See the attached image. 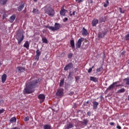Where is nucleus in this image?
<instances>
[{"label": "nucleus", "instance_id": "nucleus-1", "mask_svg": "<svg viewBox=\"0 0 129 129\" xmlns=\"http://www.w3.org/2000/svg\"><path fill=\"white\" fill-rule=\"evenodd\" d=\"M29 80V85H26L25 88L23 90L24 94H31V93H33L35 91L34 88H36L37 85L41 82V79H36L34 78H31Z\"/></svg>", "mask_w": 129, "mask_h": 129}, {"label": "nucleus", "instance_id": "nucleus-2", "mask_svg": "<svg viewBox=\"0 0 129 129\" xmlns=\"http://www.w3.org/2000/svg\"><path fill=\"white\" fill-rule=\"evenodd\" d=\"M44 11L49 17H54L55 16V10L52 8L49 7L48 8V5L45 6Z\"/></svg>", "mask_w": 129, "mask_h": 129}, {"label": "nucleus", "instance_id": "nucleus-3", "mask_svg": "<svg viewBox=\"0 0 129 129\" xmlns=\"http://www.w3.org/2000/svg\"><path fill=\"white\" fill-rule=\"evenodd\" d=\"M60 27H61V25L59 23H55L54 26H45V28H47L50 31H58L59 29H60Z\"/></svg>", "mask_w": 129, "mask_h": 129}, {"label": "nucleus", "instance_id": "nucleus-4", "mask_svg": "<svg viewBox=\"0 0 129 129\" xmlns=\"http://www.w3.org/2000/svg\"><path fill=\"white\" fill-rule=\"evenodd\" d=\"M108 32V30L107 29H104L101 32H99L98 34V38H99L100 39H102V38H104V36L107 34Z\"/></svg>", "mask_w": 129, "mask_h": 129}, {"label": "nucleus", "instance_id": "nucleus-5", "mask_svg": "<svg viewBox=\"0 0 129 129\" xmlns=\"http://www.w3.org/2000/svg\"><path fill=\"white\" fill-rule=\"evenodd\" d=\"M84 38L81 37L78 39L77 42L76 43V49H79L81 47V44H82V42L84 41Z\"/></svg>", "mask_w": 129, "mask_h": 129}, {"label": "nucleus", "instance_id": "nucleus-6", "mask_svg": "<svg viewBox=\"0 0 129 129\" xmlns=\"http://www.w3.org/2000/svg\"><path fill=\"white\" fill-rule=\"evenodd\" d=\"M16 39L18 41V44L20 45V44H21V43H22V41H23L24 40V34H17Z\"/></svg>", "mask_w": 129, "mask_h": 129}, {"label": "nucleus", "instance_id": "nucleus-7", "mask_svg": "<svg viewBox=\"0 0 129 129\" xmlns=\"http://www.w3.org/2000/svg\"><path fill=\"white\" fill-rule=\"evenodd\" d=\"M72 68H73V63L72 62H70L65 66L64 70V71H68V70L72 69Z\"/></svg>", "mask_w": 129, "mask_h": 129}, {"label": "nucleus", "instance_id": "nucleus-8", "mask_svg": "<svg viewBox=\"0 0 129 129\" xmlns=\"http://www.w3.org/2000/svg\"><path fill=\"white\" fill-rule=\"evenodd\" d=\"M45 95L43 94H40L38 95V98L39 99L40 103H42L45 101Z\"/></svg>", "mask_w": 129, "mask_h": 129}, {"label": "nucleus", "instance_id": "nucleus-9", "mask_svg": "<svg viewBox=\"0 0 129 129\" xmlns=\"http://www.w3.org/2000/svg\"><path fill=\"white\" fill-rule=\"evenodd\" d=\"M24 8H25V3L24 2H22L17 8V10L18 12H22L24 9Z\"/></svg>", "mask_w": 129, "mask_h": 129}, {"label": "nucleus", "instance_id": "nucleus-10", "mask_svg": "<svg viewBox=\"0 0 129 129\" xmlns=\"http://www.w3.org/2000/svg\"><path fill=\"white\" fill-rule=\"evenodd\" d=\"M63 93V90L62 89H59L57 90L56 95V96H62Z\"/></svg>", "mask_w": 129, "mask_h": 129}, {"label": "nucleus", "instance_id": "nucleus-11", "mask_svg": "<svg viewBox=\"0 0 129 129\" xmlns=\"http://www.w3.org/2000/svg\"><path fill=\"white\" fill-rule=\"evenodd\" d=\"M118 83V82H115L113 83L111 85H110V86H109L108 88H107V90H111L113 89L115 86L116 84H117Z\"/></svg>", "mask_w": 129, "mask_h": 129}, {"label": "nucleus", "instance_id": "nucleus-12", "mask_svg": "<svg viewBox=\"0 0 129 129\" xmlns=\"http://www.w3.org/2000/svg\"><path fill=\"white\" fill-rule=\"evenodd\" d=\"M17 70H18L19 73H23L25 72V69L23 67H17Z\"/></svg>", "mask_w": 129, "mask_h": 129}, {"label": "nucleus", "instance_id": "nucleus-13", "mask_svg": "<svg viewBox=\"0 0 129 129\" xmlns=\"http://www.w3.org/2000/svg\"><path fill=\"white\" fill-rule=\"evenodd\" d=\"M97 24H98V19L94 18L92 21V27H96Z\"/></svg>", "mask_w": 129, "mask_h": 129}, {"label": "nucleus", "instance_id": "nucleus-14", "mask_svg": "<svg viewBox=\"0 0 129 129\" xmlns=\"http://www.w3.org/2000/svg\"><path fill=\"white\" fill-rule=\"evenodd\" d=\"M66 12H67V10L64 9V8H61V9L60 11V16H62L63 17H65V15H66Z\"/></svg>", "mask_w": 129, "mask_h": 129}, {"label": "nucleus", "instance_id": "nucleus-15", "mask_svg": "<svg viewBox=\"0 0 129 129\" xmlns=\"http://www.w3.org/2000/svg\"><path fill=\"white\" fill-rule=\"evenodd\" d=\"M82 34L83 36H87L88 35V32L87 31V30L85 29V28L83 27L82 30Z\"/></svg>", "mask_w": 129, "mask_h": 129}, {"label": "nucleus", "instance_id": "nucleus-16", "mask_svg": "<svg viewBox=\"0 0 129 129\" xmlns=\"http://www.w3.org/2000/svg\"><path fill=\"white\" fill-rule=\"evenodd\" d=\"M99 105V103L96 101H93V109H96L97 108V106Z\"/></svg>", "mask_w": 129, "mask_h": 129}, {"label": "nucleus", "instance_id": "nucleus-17", "mask_svg": "<svg viewBox=\"0 0 129 129\" xmlns=\"http://www.w3.org/2000/svg\"><path fill=\"white\" fill-rule=\"evenodd\" d=\"M15 20H16V15H13L10 17L9 22L10 23H14V21H15Z\"/></svg>", "mask_w": 129, "mask_h": 129}, {"label": "nucleus", "instance_id": "nucleus-18", "mask_svg": "<svg viewBox=\"0 0 129 129\" xmlns=\"http://www.w3.org/2000/svg\"><path fill=\"white\" fill-rule=\"evenodd\" d=\"M7 74H4L2 76V83H5L6 82V80H7Z\"/></svg>", "mask_w": 129, "mask_h": 129}, {"label": "nucleus", "instance_id": "nucleus-19", "mask_svg": "<svg viewBox=\"0 0 129 129\" xmlns=\"http://www.w3.org/2000/svg\"><path fill=\"white\" fill-rule=\"evenodd\" d=\"M70 45L72 49H74V48H75V43L74 42V39H72L70 41Z\"/></svg>", "mask_w": 129, "mask_h": 129}, {"label": "nucleus", "instance_id": "nucleus-20", "mask_svg": "<svg viewBox=\"0 0 129 129\" xmlns=\"http://www.w3.org/2000/svg\"><path fill=\"white\" fill-rule=\"evenodd\" d=\"M24 48H26V49H29V47H30V43H29L28 41H26L24 44Z\"/></svg>", "mask_w": 129, "mask_h": 129}, {"label": "nucleus", "instance_id": "nucleus-21", "mask_svg": "<svg viewBox=\"0 0 129 129\" xmlns=\"http://www.w3.org/2000/svg\"><path fill=\"white\" fill-rule=\"evenodd\" d=\"M43 129H52L51 125L49 124H46L43 125Z\"/></svg>", "mask_w": 129, "mask_h": 129}, {"label": "nucleus", "instance_id": "nucleus-22", "mask_svg": "<svg viewBox=\"0 0 129 129\" xmlns=\"http://www.w3.org/2000/svg\"><path fill=\"white\" fill-rule=\"evenodd\" d=\"M8 1L9 0H0V5H1V6H5V5H7Z\"/></svg>", "mask_w": 129, "mask_h": 129}, {"label": "nucleus", "instance_id": "nucleus-23", "mask_svg": "<svg viewBox=\"0 0 129 129\" xmlns=\"http://www.w3.org/2000/svg\"><path fill=\"white\" fill-rule=\"evenodd\" d=\"M32 13L33 14H36V15H39V14H40V11L37 9L33 8Z\"/></svg>", "mask_w": 129, "mask_h": 129}, {"label": "nucleus", "instance_id": "nucleus-24", "mask_svg": "<svg viewBox=\"0 0 129 129\" xmlns=\"http://www.w3.org/2000/svg\"><path fill=\"white\" fill-rule=\"evenodd\" d=\"M91 81H93L94 82H97L98 81V79L94 77H90Z\"/></svg>", "mask_w": 129, "mask_h": 129}, {"label": "nucleus", "instance_id": "nucleus-25", "mask_svg": "<svg viewBox=\"0 0 129 129\" xmlns=\"http://www.w3.org/2000/svg\"><path fill=\"white\" fill-rule=\"evenodd\" d=\"M74 127V125L72 123H68L66 126V128L70 129V128H72V127Z\"/></svg>", "mask_w": 129, "mask_h": 129}, {"label": "nucleus", "instance_id": "nucleus-26", "mask_svg": "<svg viewBox=\"0 0 129 129\" xmlns=\"http://www.w3.org/2000/svg\"><path fill=\"white\" fill-rule=\"evenodd\" d=\"M83 122H82V123H83L84 124V125H87V123H88V122L89 121V120H88V119H84L83 120Z\"/></svg>", "mask_w": 129, "mask_h": 129}, {"label": "nucleus", "instance_id": "nucleus-27", "mask_svg": "<svg viewBox=\"0 0 129 129\" xmlns=\"http://www.w3.org/2000/svg\"><path fill=\"white\" fill-rule=\"evenodd\" d=\"M10 122L13 123V122H16L17 121V118L16 117H12L10 120Z\"/></svg>", "mask_w": 129, "mask_h": 129}, {"label": "nucleus", "instance_id": "nucleus-28", "mask_svg": "<svg viewBox=\"0 0 129 129\" xmlns=\"http://www.w3.org/2000/svg\"><path fill=\"white\" fill-rule=\"evenodd\" d=\"M64 79L60 80V83H59V87H62V86H63L64 85Z\"/></svg>", "mask_w": 129, "mask_h": 129}, {"label": "nucleus", "instance_id": "nucleus-29", "mask_svg": "<svg viewBox=\"0 0 129 129\" xmlns=\"http://www.w3.org/2000/svg\"><path fill=\"white\" fill-rule=\"evenodd\" d=\"M109 5V2H108V0L106 1V3H103V7L104 8H107V6Z\"/></svg>", "mask_w": 129, "mask_h": 129}, {"label": "nucleus", "instance_id": "nucleus-30", "mask_svg": "<svg viewBox=\"0 0 129 129\" xmlns=\"http://www.w3.org/2000/svg\"><path fill=\"white\" fill-rule=\"evenodd\" d=\"M125 91V89L124 88H122L117 91V93H123Z\"/></svg>", "mask_w": 129, "mask_h": 129}, {"label": "nucleus", "instance_id": "nucleus-31", "mask_svg": "<svg viewBox=\"0 0 129 129\" xmlns=\"http://www.w3.org/2000/svg\"><path fill=\"white\" fill-rule=\"evenodd\" d=\"M103 70V67L101 66L100 68L97 69L96 71L97 72H100V71H102Z\"/></svg>", "mask_w": 129, "mask_h": 129}, {"label": "nucleus", "instance_id": "nucleus-32", "mask_svg": "<svg viewBox=\"0 0 129 129\" xmlns=\"http://www.w3.org/2000/svg\"><path fill=\"white\" fill-rule=\"evenodd\" d=\"M36 56H41V51H40V50L37 49L36 51Z\"/></svg>", "mask_w": 129, "mask_h": 129}, {"label": "nucleus", "instance_id": "nucleus-33", "mask_svg": "<svg viewBox=\"0 0 129 129\" xmlns=\"http://www.w3.org/2000/svg\"><path fill=\"white\" fill-rule=\"evenodd\" d=\"M124 81H126V85H129V78H125L123 79Z\"/></svg>", "mask_w": 129, "mask_h": 129}, {"label": "nucleus", "instance_id": "nucleus-34", "mask_svg": "<svg viewBox=\"0 0 129 129\" xmlns=\"http://www.w3.org/2000/svg\"><path fill=\"white\" fill-rule=\"evenodd\" d=\"M42 42L45 43V44H48V40L46 38H42Z\"/></svg>", "mask_w": 129, "mask_h": 129}, {"label": "nucleus", "instance_id": "nucleus-35", "mask_svg": "<svg viewBox=\"0 0 129 129\" xmlns=\"http://www.w3.org/2000/svg\"><path fill=\"white\" fill-rule=\"evenodd\" d=\"M30 120V117L27 116L24 118V121H29Z\"/></svg>", "mask_w": 129, "mask_h": 129}, {"label": "nucleus", "instance_id": "nucleus-36", "mask_svg": "<svg viewBox=\"0 0 129 129\" xmlns=\"http://www.w3.org/2000/svg\"><path fill=\"white\" fill-rule=\"evenodd\" d=\"M93 68H94V67H92V68H90L88 71V73H91V72H92V69H93Z\"/></svg>", "mask_w": 129, "mask_h": 129}, {"label": "nucleus", "instance_id": "nucleus-37", "mask_svg": "<svg viewBox=\"0 0 129 129\" xmlns=\"http://www.w3.org/2000/svg\"><path fill=\"white\" fill-rule=\"evenodd\" d=\"M119 12L121 14H124V10H122V9H121V8H119Z\"/></svg>", "mask_w": 129, "mask_h": 129}, {"label": "nucleus", "instance_id": "nucleus-38", "mask_svg": "<svg viewBox=\"0 0 129 129\" xmlns=\"http://www.w3.org/2000/svg\"><path fill=\"white\" fill-rule=\"evenodd\" d=\"M100 22L101 23L105 22V21H104V19H103V17H101V18H100Z\"/></svg>", "mask_w": 129, "mask_h": 129}, {"label": "nucleus", "instance_id": "nucleus-39", "mask_svg": "<svg viewBox=\"0 0 129 129\" xmlns=\"http://www.w3.org/2000/svg\"><path fill=\"white\" fill-rule=\"evenodd\" d=\"M125 39L126 41H128V40H129V34H127L125 36Z\"/></svg>", "mask_w": 129, "mask_h": 129}, {"label": "nucleus", "instance_id": "nucleus-40", "mask_svg": "<svg viewBox=\"0 0 129 129\" xmlns=\"http://www.w3.org/2000/svg\"><path fill=\"white\" fill-rule=\"evenodd\" d=\"M84 0H76V2L78 3V4H80V3H83Z\"/></svg>", "mask_w": 129, "mask_h": 129}, {"label": "nucleus", "instance_id": "nucleus-41", "mask_svg": "<svg viewBox=\"0 0 129 129\" xmlns=\"http://www.w3.org/2000/svg\"><path fill=\"white\" fill-rule=\"evenodd\" d=\"M39 58H40V56L35 55V60H36V61H38Z\"/></svg>", "mask_w": 129, "mask_h": 129}, {"label": "nucleus", "instance_id": "nucleus-42", "mask_svg": "<svg viewBox=\"0 0 129 129\" xmlns=\"http://www.w3.org/2000/svg\"><path fill=\"white\" fill-rule=\"evenodd\" d=\"M73 56V54H72V53H69L68 54V58H72Z\"/></svg>", "mask_w": 129, "mask_h": 129}, {"label": "nucleus", "instance_id": "nucleus-43", "mask_svg": "<svg viewBox=\"0 0 129 129\" xmlns=\"http://www.w3.org/2000/svg\"><path fill=\"white\" fill-rule=\"evenodd\" d=\"M67 21H68V18L67 17H66L64 18L63 19V22L64 23H66V22H67Z\"/></svg>", "mask_w": 129, "mask_h": 129}, {"label": "nucleus", "instance_id": "nucleus-44", "mask_svg": "<svg viewBox=\"0 0 129 129\" xmlns=\"http://www.w3.org/2000/svg\"><path fill=\"white\" fill-rule=\"evenodd\" d=\"M75 13H76V11H74V12H73V14H70V16L71 17H72V16H75Z\"/></svg>", "mask_w": 129, "mask_h": 129}, {"label": "nucleus", "instance_id": "nucleus-45", "mask_svg": "<svg viewBox=\"0 0 129 129\" xmlns=\"http://www.w3.org/2000/svg\"><path fill=\"white\" fill-rule=\"evenodd\" d=\"M4 111H5V109H0V114L1 113H4Z\"/></svg>", "mask_w": 129, "mask_h": 129}, {"label": "nucleus", "instance_id": "nucleus-46", "mask_svg": "<svg viewBox=\"0 0 129 129\" xmlns=\"http://www.w3.org/2000/svg\"><path fill=\"white\" fill-rule=\"evenodd\" d=\"M87 115H88L89 116H90V115H91V112L90 111H88L87 112Z\"/></svg>", "mask_w": 129, "mask_h": 129}, {"label": "nucleus", "instance_id": "nucleus-47", "mask_svg": "<svg viewBox=\"0 0 129 129\" xmlns=\"http://www.w3.org/2000/svg\"><path fill=\"white\" fill-rule=\"evenodd\" d=\"M22 13H24V14H26L27 13V8H25L23 11Z\"/></svg>", "mask_w": 129, "mask_h": 129}, {"label": "nucleus", "instance_id": "nucleus-48", "mask_svg": "<svg viewBox=\"0 0 129 129\" xmlns=\"http://www.w3.org/2000/svg\"><path fill=\"white\" fill-rule=\"evenodd\" d=\"M61 57H64L65 56V52H62L61 53Z\"/></svg>", "mask_w": 129, "mask_h": 129}, {"label": "nucleus", "instance_id": "nucleus-49", "mask_svg": "<svg viewBox=\"0 0 129 129\" xmlns=\"http://www.w3.org/2000/svg\"><path fill=\"white\" fill-rule=\"evenodd\" d=\"M116 128L121 129V127L120 126H119V125H117L116 126Z\"/></svg>", "mask_w": 129, "mask_h": 129}, {"label": "nucleus", "instance_id": "nucleus-50", "mask_svg": "<svg viewBox=\"0 0 129 129\" xmlns=\"http://www.w3.org/2000/svg\"><path fill=\"white\" fill-rule=\"evenodd\" d=\"M110 125H114V122H110Z\"/></svg>", "mask_w": 129, "mask_h": 129}, {"label": "nucleus", "instance_id": "nucleus-51", "mask_svg": "<svg viewBox=\"0 0 129 129\" xmlns=\"http://www.w3.org/2000/svg\"><path fill=\"white\" fill-rule=\"evenodd\" d=\"M33 65V66H36V65H37V62H34Z\"/></svg>", "mask_w": 129, "mask_h": 129}, {"label": "nucleus", "instance_id": "nucleus-52", "mask_svg": "<svg viewBox=\"0 0 129 129\" xmlns=\"http://www.w3.org/2000/svg\"><path fill=\"white\" fill-rule=\"evenodd\" d=\"M70 76H71V73H70L69 75V77H70Z\"/></svg>", "mask_w": 129, "mask_h": 129}, {"label": "nucleus", "instance_id": "nucleus-53", "mask_svg": "<svg viewBox=\"0 0 129 129\" xmlns=\"http://www.w3.org/2000/svg\"><path fill=\"white\" fill-rule=\"evenodd\" d=\"M89 103V101H87V102H86V104H88Z\"/></svg>", "mask_w": 129, "mask_h": 129}, {"label": "nucleus", "instance_id": "nucleus-54", "mask_svg": "<svg viewBox=\"0 0 129 129\" xmlns=\"http://www.w3.org/2000/svg\"><path fill=\"white\" fill-rule=\"evenodd\" d=\"M35 3H37L38 2V0H33Z\"/></svg>", "mask_w": 129, "mask_h": 129}, {"label": "nucleus", "instance_id": "nucleus-55", "mask_svg": "<svg viewBox=\"0 0 129 129\" xmlns=\"http://www.w3.org/2000/svg\"><path fill=\"white\" fill-rule=\"evenodd\" d=\"M127 64H129V59H128V60H127Z\"/></svg>", "mask_w": 129, "mask_h": 129}, {"label": "nucleus", "instance_id": "nucleus-56", "mask_svg": "<svg viewBox=\"0 0 129 129\" xmlns=\"http://www.w3.org/2000/svg\"><path fill=\"white\" fill-rule=\"evenodd\" d=\"M118 86H120V85H117L116 87H118Z\"/></svg>", "mask_w": 129, "mask_h": 129}, {"label": "nucleus", "instance_id": "nucleus-57", "mask_svg": "<svg viewBox=\"0 0 129 129\" xmlns=\"http://www.w3.org/2000/svg\"><path fill=\"white\" fill-rule=\"evenodd\" d=\"M5 19V15H3V19Z\"/></svg>", "mask_w": 129, "mask_h": 129}, {"label": "nucleus", "instance_id": "nucleus-58", "mask_svg": "<svg viewBox=\"0 0 129 129\" xmlns=\"http://www.w3.org/2000/svg\"><path fill=\"white\" fill-rule=\"evenodd\" d=\"M2 65V63H1V61H0V67Z\"/></svg>", "mask_w": 129, "mask_h": 129}, {"label": "nucleus", "instance_id": "nucleus-59", "mask_svg": "<svg viewBox=\"0 0 129 129\" xmlns=\"http://www.w3.org/2000/svg\"><path fill=\"white\" fill-rule=\"evenodd\" d=\"M0 52H1V48H0Z\"/></svg>", "mask_w": 129, "mask_h": 129}]
</instances>
